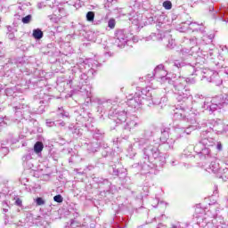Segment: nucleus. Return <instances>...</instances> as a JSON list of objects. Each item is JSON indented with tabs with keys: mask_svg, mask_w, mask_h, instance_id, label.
I'll use <instances>...</instances> for the list:
<instances>
[{
	"mask_svg": "<svg viewBox=\"0 0 228 228\" xmlns=\"http://www.w3.org/2000/svg\"><path fill=\"white\" fill-rule=\"evenodd\" d=\"M72 134H74V136H79L81 134V129L79 128H74L72 130Z\"/></svg>",
	"mask_w": 228,
	"mask_h": 228,
	"instance_id": "37998d69",
	"label": "nucleus"
},
{
	"mask_svg": "<svg viewBox=\"0 0 228 228\" xmlns=\"http://www.w3.org/2000/svg\"><path fill=\"white\" fill-rule=\"evenodd\" d=\"M128 115L127 111L117 110L116 108V110H114V114H112L111 117H113V120L116 124H122V122H126L127 118H129Z\"/></svg>",
	"mask_w": 228,
	"mask_h": 228,
	"instance_id": "ddd939ff",
	"label": "nucleus"
},
{
	"mask_svg": "<svg viewBox=\"0 0 228 228\" xmlns=\"http://www.w3.org/2000/svg\"><path fill=\"white\" fill-rule=\"evenodd\" d=\"M25 222L28 224V225H31V224H33V216L31 214L27 216Z\"/></svg>",
	"mask_w": 228,
	"mask_h": 228,
	"instance_id": "4c0bfd02",
	"label": "nucleus"
},
{
	"mask_svg": "<svg viewBox=\"0 0 228 228\" xmlns=\"http://www.w3.org/2000/svg\"><path fill=\"white\" fill-rule=\"evenodd\" d=\"M185 85H195L197 80L194 77H184Z\"/></svg>",
	"mask_w": 228,
	"mask_h": 228,
	"instance_id": "473e14b6",
	"label": "nucleus"
},
{
	"mask_svg": "<svg viewBox=\"0 0 228 228\" xmlns=\"http://www.w3.org/2000/svg\"><path fill=\"white\" fill-rule=\"evenodd\" d=\"M157 29L160 32L158 34V39L162 40L164 45L167 47V49H174L175 47V39L172 38V34L170 31L165 30L170 28L169 24L165 22V16L159 15L157 20Z\"/></svg>",
	"mask_w": 228,
	"mask_h": 228,
	"instance_id": "39448f33",
	"label": "nucleus"
},
{
	"mask_svg": "<svg viewBox=\"0 0 228 228\" xmlns=\"http://www.w3.org/2000/svg\"><path fill=\"white\" fill-rule=\"evenodd\" d=\"M36 204L37 206H44V204H45V200H44V199H42V198H37Z\"/></svg>",
	"mask_w": 228,
	"mask_h": 228,
	"instance_id": "ea45409f",
	"label": "nucleus"
},
{
	"mask_svg": "<svg viewBox=\"0 0 228 228\" xmlns=\"http://www.w3.org/2000/svg\"><path fill=\"white\" fill-rule=\"evenodd\" d=\"M175 94L178 102H186L191 97L190 89L186 87V80L183 77H179L174 83Z\"/></svg>",
	"mask_w": 228,
	"mask_h": 228,
	"instance_id": "423d86ee",
	"label": "nucleus"
},
{
	"mask_svg": "<svg viewBox=\"0 0 228 228\" xmlns=\"http://www.w3.org/2000/svg\"><path fill=\"white\" fill-rule=\"evenodd\" d=\"M190 28L193 31H202V28H200V25L197 24L196 22H191Z\"/></svg>",
	"mask_w": 228,
	"mask_h": 228,
	"instance_id": "cd10ccee",
	"label": "nucleus"
},
{
	"mask_svg": "<svg viewBox=\"0 0 228 228\" xmlns=\"http://www.w3.org/2000/svg\"><path fill=\"white\" fill-rule=\"evenodd\" d=\"M33 19V16L31 14H28L21 19V21L23 24H29Z\"/></svg>",
	"mask_w": 228,
	"mask_h": 228,
	"instance_id": "c756f323",
	"label": "nucleus"
},
{
	"mask_svg": "<svg viewBox=\"0 0 228 228\" xmlns=\"http://www.w3.org/2000/svg\"><path fill=\"white\" fill-rule=\"evenodd\" d=\"M171 228H188V224L180 222L173 223L171 224Z\"/></svg>",
	"mask_w": 228,
	"mask_h": 228,
	"instance_id": "a878e982",
	"label": "nucleus"
},
{
	"mask_svg": "<svg viewBox=\"0 0 228 228\" xmlns=\"http://www.w3.org/2000/svg\"><path fill=\"white\" fill-rule=\"evenodd\" d=\"M216 149L217 151H222V142H217Z\"/></svg>",
	"mask_w": 228,
	"mask_h": 228,
	"instance_id": "5fc2aeb1",
	"label": "nucleus"
},
{
	"mask_svg": "<svg viewBox=\"0 0 228 228\" xmlns=\"http://www.w3.org/2000/svg\"><path fill=\"white\" fill-rule=\"evenodd\" d=\"M55 126H60L61 127H65V123L63 121H57Z\"/></svg>",
	"mask_w": 228,
	"mask_h": 228,
	"instance_id": "3c124183",
	"label": "nucleus"
},
{
	"mask_svg": "<svg viewBox=\"0 0 228 228\" xmlns=\"http://www.w3.org/2000/svg\"><path fill=\"white\" fill-rule=\"evenodd\" d=\"M152 206H153V208H157L158 207V206L154 205V203H152Z\"/></svg>",
	"mask_w": 228,
	"mask_h": 228,
	"instance_id": "774afa93",
	"label": "nucleus"
},
{
	"mask_svg": "<svg viewBox=\"0 0 228 228\" xmlns=\"http://www.w3.org/2000/svg\"><path fill=\"white\" fill-rule=\"evenodd\" d=\"M144 159L140 168L142 174H149L151 168L155 167H163L165 165V158L159 155V150L153 144H147L143 149Z\"/></svg>",
	"mask_w": 228,
	"mask_h": 228,
	"instance_id": "7ed1b4c3",
	"label": "nucleus"
},
{
	"mask_svg": "<svg viewBox=\"0 0 228 228\" xmlns=\"http://www.w3.org/2000/svg\"><path fill=\"white\" fill-rule=\"evenodd\" d=\"M15 205L20 207L22 206V200H20V198H16Z\"/></svg>",
	"mask_w": 228,
	"mask_h": 228,
	"instance_id": "de8ad7c7",
	"label": "nucleus"
},
{
	"mask_svg": "<svg viewBox=\"0 0 228 228\" xmlns=\"http://www.w3.org/2000/svg\"><path fill=\"white\" fill-rule=\"evenodd\" d=\"M215 195L218 193V186H215V191H214Z\"/></svg>",
	"mask_w": 228,
	"mask_h": 228,
	"instance_id": "13d9d810",
	"label": "nucleus"
},
{
	"mask_svg": "<svg viewBox=\"0 0 228 228\" xmlns=\"http://www.w3.org/2000/svg\"><path fill=\"white\" fill-rule=\"evenodd\" d=\"M219 174H221L220 177L224 181H227L228 179V168H224L219 171Z\"/></svg>",
	"mask_w": 228,
	"mask_h": 228,
	"instance_id": "bb28decb",
	"label": "nucleus"
},
{
	"mask_svg": "<svg viewBox=\"0 0 228 228\" xmlns=\"http://www.w3.org/2000/svg\"><path fill=\"white\" fill-rule=\"evenodd\" d=\"M2 58H4V53H0V60H1Z\"/></svg>",
	"mask_w": 228,
	"mask_h": 228,
	"instance_id": "e2e57ef3",
	"label": "nucleus"
},
{
	"mask_svg": "<svg viewBox=\"0 0 228 228\" xmlns=\"http://www.w3.org/2000/svg\"><path fill=\"white\" fill-rule=\"evenodd\" d=\"M170 136V128H164L161 130L160 142L165 143L166 149H174V143H175V140L169 138Z\"/></svg>",
	"mask_w": 228,
	"mask_h": 228,
	"instance_id": "9d476101",
	"label": "nucleus"
},
{
	"mask_svg": "<svg viewBox=\"0 0 228 228\" xmlns=\"http://www.w3.org/2000/svg\"><path fill=\"white\" fill-rule=\"evenodd\" d=\"M32 37H34L36 40H41V38H44V32H42L40 28H35Z\"/></svg>",
	"mask_w": 228,
	"mask_h": 228,
	"instance_id": "4be33fe9",
	"label": "nucleus"
},
{
	"mask_svg": "<svg viewBox=\"0 0 228 228\" xmlns=\"http://www.w3.org/2000/svg\"><path fill=\"white\" fill-rule=\"evenodd\" d=\"M110 174H111V175H120V171L112 167L110 168Z\"/></svg>",
	"mask_w": 228,
	"mask_h": 228,
	"instance_id": "f704fd0d",
	"label": "nucleus"
},
{
	"mask_svg": "<svg viewBox=\"0 0 228 228\" xmlns=\"http://www.w3.org/2000/svg\"><path fill=\"white\" fill-rule=\"evenodd\" d=\"M33 154H34L33 150H30L28 154L24 155V156L22 157V161H23V163L26 162V161H31V160H33V157H32Z\"/></svg>",
	"mask_w": 228,
	"mask_h": 228,
	"instance_id": "393cba45",
	"label": "nucleus"
},
{
	"mask_svg": "<svg viewBox=\"0 0 228 228\" xmlns=\"http://www.w3.org/2000/svg\"><path fill=\"white\" fill-rule=\"evenodd\" d=\"M153 202H157L158 206H159V200L156 199L153 200Z\"/></svg>",
	"mask_w": 228,
	"mask_h": 228,
	"instance_id": "052dcab7",
	"label": "nucleus"
},
{
	"mask_svg": "<svg viewBox=\"0 0 228 228\" xmlns=\"http://www.w3.org/2000/svg\"><path fill=\"white\" fill-rule=\"evenodd\" d=\"M116 25H117V21L115 20V19L111 18L109 20L108 28H110V29H115Z\"/></svg>",
	"mask_w": 228,
	"mask_h": 228,
	"instance_id": "7c9ffc66",
	"label": "nucleus"
},
{
	"mask_svg": "<svg viewBox=\"0 0 228 228\" xmlns=\"http://www.w3.org/2000/svg\"><path fill=\"white\" fill-rule=\"evenodd\" d=\"M0 152H4V156H6L9 152L8 147H1Z\"/></svg>",
	"mask_w": 228,
	"mask_h": 228,
	"instance_id": "49530a36",
	"label": "nucleus"
},
{
	"mask_svg": "<svg viewBox=\"0 0 228 228\" xmlns=\"http://www.w3.org/2000/svg\"><path fill=\"white\" fill-rule=\"evenodd\" d=\"M37 7L39 8V10L42 9V3L37 4Z\"/></svg>",
	"mask_w": 228,
	"mask_h": 228,
	"instance_id": "680f3d73",
	"label": "nucleus"
},
{
	"mask_svg": "<svg viewBox=\"0 0 228 228\" xmlns=\"http://www.w3.org/2000/svg\"><path fill=\"white\" fill-rule=\"evenodd\" d=\"M200 74L202 75V79H206L208 83H216L220 79L218 73L209 69H201Z\"/></svg>",
	"mask_w": 228,
	"mask_h": 228,
	"instance_id": "9b49d317",
	"label": "nucleus"
},
{
	"mask_svg": "<svg viewBox=\"0 0 228 228\" xmlns=\"http://www.w3.org/2000/svg\"><path fill=\"white\" fill-rule=\"evenodd\" d=\"M33 159L32 160H27L25 162H23V167H25V168H28V170H30V168H33Z\"/></svg>",
	"mask_w": 228,
	"mask_h": 228,
	"instance_id": "2f4dec72",
	"label": "nucleus"
},
{
	"mask_svg": "<svg viewBox=\"0 0 228 228\" xmlns=\"http://www.w3.org/2000/svg\"><path fill=\"white\" fill-rule=\"evenodd\" d=\"M8 39L9 40H15V34H13L12 32L8 34Z\"/></svg>",
	"mask_w": 228,
	"mask_h": 228,
	"instance_id": "09e8293b",
	"label": "nucleus"
},
{
	"mask_svg": "<svg viewBox=\"0 0 228 228\" xmlns=\"http://www.w3.org/2000/svg\"><path fill=\"white\" fill-rule=\"evenodd\" d=\"M86 127H87L88 131H91V133H93V136L96 140H99V138H101L102 134H104V132H102V130H100L99 128L92 129V127H90V125H88V123L86 124Z\"/></svg>",
	"mask_w": 228,
	"mask_h": 228,
	"instance_id": "dca6fc26",
	"label": "nucleus"
},
{
	"mask_svg": "<svg viewBox=\"0 0 228 228\" xmlns=\"http://www.w3.org/2000/svg\"><path fill=\"white\" fill-rule=\"evenodd\" d=\"M46 126L48 127H54V126H56V122H54L51 119H46Z\"/></svg>",
	"mask_w": 228,
	"mask_h": 228,
	"instance_id": "a19ab883",
	"label": "nucleus"
},
{
	"mask_svg": "<svg viewBox=\"0 0 228 228\" xmlns=\"http://www.w3.org/2000/svg\"><path fill=\"white\" fill-rule=\"evenodd\" d=\"M16 113L20 111V113H26V111H29V106L28 104H19L18 106L14 107Z\"/></svg>",
	"mask_w": 228,
	"mask_h": 228,
	"instance_id": "412c9836",
	"label": "nucleus"
},
{
	"mask_svg": "<svg viewBox=\"0 0 228 228\" xmlns=\"http://www.w3.org/2000/svg\"><path fill=\"white\" fill-rule=\"evenodd\" d=\"M117 109V102L112 100L99 101L97 110L99 113H106L109 111V115H115V110Z\"/></svg>",
	"mask_w": 228,
	"mask_h": 228,
	"instance_id": "0eeeda50",
	"label": "nucleus"
},
{
	"mask_svg": "<svg viewBox=\"0 0 228 228\" xmlns=\"http://www.w3.org/2000/svg\"><path fill=\"white\" fill-rule=\"evenodd\" d=\"M127 42H129V40L127 39L126 33H124V30H117L115 33L114 44L118 47H125L126 44H127Z\"/></svg>",
	"mask_w": 228,
	"mask_h": 228,
	"instance_id": "f8f14e48",
	"label": "nucleus"
},
{
	"mask_svg": "<svg viewBox=\"0 0 228 228\" xmlns=\"http://www.w3.org/2000/svg\"><path fill=\"white\" fill-rule=\"evenodd\" d=\"M200 227H203V228H216V226L215 225V223H213V219L211 220V222H209L206 217L202 220L201 223L200 221Z\"/></svg>",
	"mask_w": 228,
	"mask_h": 228,
	"instance_id": "6ab92c4d",
	"label": "nucleus"
},
{
	"mask_svg": "<svg viewBox=\"0 0 228 228\" xmlns=\"http://www.w3.org/2000/svg\"><path fill=\"white\" fill-rule=\"evenodd\" d=\"M143 101V97H142V94L140 93H135V94L128 95L126 104L129 106V108H133L134 110H140L142 108V104Z\"/></svg>",
	"mask_w": 228,
	"mask_h": 228,
	"instance_id": "6e6552de",
	"label": "nucleus"
},
{
	"mask_svg": "<svg viewBox=\"0 0 228 228\" xmlns=\"http://www.w3.org/2000/svg\"><path fill=\"white\" fill-rule=\"evenodd\" d=\"M220 164H218L216 161H212L210 165L206 168V171L208 172V174H220Z\"/></svg>",
	"mask_w": 228,
	"mask_h": 228,
	"instance_id": "2eb2a0df",
	"label": "nucleus"
},
{
	"mask_svg": "<svg viewBox=\"0 0 228 228\" xmlns=\"http://www.w3.org/2000/svg\"><path fill=\"white\" fill-rule=\"evenodd\" d=\"M213 224L216 225V228H224L227 225L225 219L222 216H216L213 219Z\"/></svg>",
	"mask_w": 228,
	"mask_h": 228,
	"instance_id": "f3484780",
	"label": "nucleus"
},
{
	"mask_svg": "<svg viewBox=\"0 0 228 228\" xmlns=\"http://www.w3.org/2000/svg\"><path fill=\"white\" fill-rule=\"evenodd\" d=\"M197 49H198L197 47H191V51H197Z\"/></svg>",
	"mask_w": 228,
	"mask_h": 228,
	"instance_id": "0e129e2a",
	"label": "nucleus"
},
{
	"mask_svg": "<svg viewBox=\"0 0 228 228\" xmlns=\"http://www.w3.org/2000/svg\"><path fill=\"white\" fill-rule=\"evenodd\" d=\"M9 124H10V120L8 119V118H4L0 121V127H5V126H8Z\"/></svg>",
	"mask_w": 228,
	"mask_h": 228,
	"instance_id": "72a5a7b5",
	"label": "nucleus"
},
{
	"mask_svg": "<svg viewBox=\"0 0 228 228\" xmlns=\"http://www.w3.org/2000/svg\"><path fill=\"white\" fill-rule=\"evenodd\" d=\"M152 104L156 105V104H161V102H157L156 101H154V99H151Z\"/></svg>",
	"mask_w": 228,
	"mask_h": 228,
	"instance_id": "bf43d9fd",
	"label": "nucleus"
},
{
	"mask_svg": "<svg viewBox=\"0 0 228 228\" xmlns=\"http://www.w3.org/2000/svg\"><path fill=\"white\" fill-rule=\"evenodd\" d=\"M91 151H92V152H96V151H97V149L93 148V149H91Z\"/></svg>",
	"mask_w": 228,
	"mask_h": 228,
	"instance_id": "69168bd1",
	"label": "nucleus"
},
{
	"mask_svg": "<svg viewBox=\"0 0 228 228\" xmlns=\"http://www.w3.org/2000/svg\"><path fill=\"white\" fill-rule=\"evenodd\" d=\"M138 126H140V119L138 117L135 115H130L126 119L125 129L131 131V129H135V127H138Z\"/></svg>",
	"mask_w": 228,
	"mask_h": 228,
	"instance_id": "4468645a",
	"label": "nucleus"
},
{
	"mask_svg": "<svg viewBox=\"0 0 228 228\" xmlns=\"http://www.w3.org/2000/svg\"><path fill=\"white\" fill-rule=\"evenodd\" d=\"M44 151V143L42 142H37L34 145L33 152H36V154H40Z\"/></svg>",
	"mask_w": 228,
	"mask_h": 228,
	"instance_id": "5701e85b",
	"label": "nucleus"
},
{
	"mask_svg": "<svg viewBox=\"0 0 228 228\" xmlns=\"http://www.w3.org/2000/svg\"><path fill=\"white\" fill-rule=\"evenodd\" d=\"M149 143V140L145 138H134V147H138L139 149H142L144 145H147Z\"/></svg>",
	"mask_w": 228,
	"mask_h": 228,
	"instance_id": "a211bd4d",
	"label": "nucleus"
},
{
	"mask_svg": "<svg viewBox=\"0 0 228 228\" xmlns=\"http://www.w3.org/2000/svg\"><path fill=\"white\" fill-rule=\"evenodd\" d=\"M59 13L61 17H67V12H65V8H59Z\"/></svg>",
	"mask_w": 228,
	"mask_h": 228,
	"instance_id": "c03bdc74",
	"label": "nucleus"
},
{
	"mask_svg": "<svg viewBox=\"0 0 228 228\" xmlns=\"http://www.w3.org/2000/svg\"><path fill=\"white\" fill-rule=\"evenodd\" d=\"M53 200L54 202H58V204H61V202H63V196H61V194L55 195Z\"/></svg>",
	"mask_w": 228,
	"mask_h": 228,
	"instance_id": "c9c22d12",
	"label": "nucleus"
},
{
	"mask_svg": "<svg viewBox=\"0 0 228 228\" xmlns=\"http://www.w3.org/2000/svg\"><path fill=\"white\" fill-rule=\"evenodd\" d=\"M221 67H222V69H224L225 74L228 75V66H224V65L223 64V65H221Z\"/></svg>",
	"mask_w": 228,
	"mask_h": 228,
	"instance_id": "864d4df0",
	"label": "nucleus"
},
{
	"mask_svg": "<svg viewBox=\"0 0 228 228\" xmlns=\"http://www.w3.org/2000/svg\"><path fill=\"white\" fill-rule=\"evenodd\" d=\"M74 224H76V221L74 219L70 220V227H74Z\"/></svg>",
	"mask_w": 228,
	"mask_h": 228,
	"instance_id": "6e6d98bb",
	"label": "nucleus"
},
{
	"mask_svg": "<svg viewBox=\"0 0 228 228\" xmlns=\"http://www.w3.org/2000/svg\"><path fill=\"white\" fill-rule=\"evenodd\" d=\"M217 123L215 120L208 121L207 123V127L209 128L201 132V140L194 146V151L200 159H208V158H211V150H209V147H215L216 141H215V139L212 137L207 136L206 134L212 131L213 127H215Z\"/></svg>",
	"mask_w": 228,
	"mask_h": 228,
	"instance_id": "f03ea898",
	"label": "nucleus"
},
{
	"mask_svg": "<svg viewBox=\"0 0 228 228\" xmlns=\"http://www.w3.org/2000/svg\"><path fill=\"white\" fill-rule=\"evenodd\" d=\"M193 104L198 110H208V111H216L228 106V94H220L211 100L205 98L202 94L194 96Z\"/></svg>",
	"mask_w": 228,
	"mask_h": 228,
	"instance_id": "20e7f679",
	"label": "nucleus"
},
{
	"mask_svg": "<svg viewBox=\"0 0 228 228\" xmlns=\"http://www.w3.org/2000/svg\"><path fill=\"white\" fill-rule=\"evenodd\" d=\"M186 63L180 61H175V67H177V69H181L183 67H185Z\"/></svg>",
	"mask_w": 228,
	"mask_h": 228,
	"instance_id": "58836bf2",
	"label": "nucleus"
},
{
	"mask_svg": "<svg viewBox=\"0 0 228 228\" xmlns=\"http://www.w3.org/2000/svg\"><path fill=\"white\" fill-rule=\"evenodd\" d=\"M94 19H95V13L92 11L86 13V20L89 22H93Z\"/></svg>",
	"mask_w": 228,
	"mask_h": 228,
	"instance_id": "c85d7f7f",
	"label": "nucleus"
},
{
	"mask_svg": "<svg viewBox=\"0 0 228 228\" xmlns=\"http://www.w3.org/2000/svg\"><path fill=\"white\" fill-rule=\"evenodd\" d=\"M69 117V114L65 112L63 110V107H61L58 109L57 118H67Z\"/></svg>",
	"mask_w": 228,
	"mask_h": 228,
	"instance_id": "b1692460",
	"label": "nucleus"
},
{
	"mask_svg": "<svg viewBox=\"0 0 228 228\" xmlns=\"http://www.w3.org/2000/svg\"><path fill=\"white\" fill-rule=\"evenodd\" d=\"M186 107H183V109H176V111L174 113L175 120H181L180 125L184 126V122H188L190 125L187 126H178L175 128V133H180L181 134H191V131H195V129H199L197 126V117L200 115L198 110H191L189 115L186 116Z\"/></svg>",
	"mask_w": 228,
	"mask_h": 228,
	"instance_id": "f257e3e1",
	"label": "nucleus"
},
{
	"mask_svg": "<svg viewBox=\"0 0 228 228\" xmlns=\"http://www.w3.org/2000/svg\"><path fill=\"white\" fill-rule=\"evenodd\" d=\"M182 54H188V56H194V58H196V56L194 55V53H190V50L183 48L182 49Z\"/></svg>",
	"mask_w": 228,
	"mask_h": 228,
	"instance_id": "79ce46f5",
	"label": "nucleus"
},
{
	"mask_svg": "<svg viewBox=\"0 0 228 228\" xmlns=\"http://www.w3.org/2000/svg\"><path fill=\"white\" fill-rule=\"evenodd\" d=\"M172 167H175V161L171 162Z\"/></svg>",
	"mask_w": 228,
	"mask_h": 228,
	"instance_id": "338daca9",
	"label": "nucleus"
},
{
	"mask_svg": "<svg viewBox=\"0 0 228 228\" xmlns=\"http://www.w3.org/2000/svg\"><path fill=\"white\" fill-rule=\"evenodd\" d=\"M42 222V225H44V227H46V225H49V221L45 220L44 218L41 219Z\"/></svg>",
	"mask_w": 228,
	"mask_h": 228,
	"instance_id": "8fccbe9b",
	"label": "nucleus"
},
{
	"mask_svg": "<svg viewBox=\"0 0 228 228\" xmlns=\"http://www.w3.org/2000/svg\"><path fill=\"white\" fill-rule=\"evenodd\" d=\"M163 7L165 8V10H172V2L165 1L163 3Z\"/></svg>",
	"mask_w": 228,
	"mask_h": 228,
	"instance_id": "e433bc0d",
	"label": "nucleus"
},
{
	"mask_svg": "<svg viewBox=\"0 0 228 228\" xmlns=\"http://www.w3.org/2000/svg\"><path fill=\"white\" fill-rule=\"evenodd\" d=\"M217 54L218 50L216 48H209L208 52H203V56H207V58H210L211 60H213Z\"/></svg>",
	"mask_w": 228,
	"mask_h": 228,
	"instance_id": "aec40b11",
	"label": "nucleus"
},
{
	"mask_svg": "<svg viewBox=\"0 0 228 228\" xmlns=\"http://www.w3.org/2000/svg\"><path fill=\"white\" fill-rule=\"evenodd\" d=\"M190 42H191V45H195V44H197V38L192 37L191 39H190Z\"/></svg>",
	"mask_w": 228,
	"mask_h": 228,
	"instance_id": "603ef678",
	"label": "nucleus"
},
{
	"mask_svg": "<svg viewBox=\"0 0 228 228\" xmlns=\"http://www.w3.org/2000/svg\"><path fill=\"white\" fill-rule=\"evenodd\" d=\"M3 211L4 213H8V203L6 201H3Z\"/></svg>",
	"mask_w": 228,
	"mask_h": 228,
	"instance_id": "a18cd8bd",
	"label": "nucleus"
},
{
	"mask_svg": "<svg viewBox=\"0 0 228 228\" xmlns=\"http://www.w3.org/2000/svg\"><path fill=\"white\" fill-rule=\"evenodd\" d=\"M208 37L210 40H213V38H215V34H210Z\"/></svg>",
	"mask_w": 228,
	"mask_h": 228,
	"instance_id": "4d7b16f0",
	"label": "nucleus"
},
{
	"mask_svg": "<svg viewBox=\"0 0 228 228\" xmlns=\"http://www.w3.org/2000/svg\"><path fill=\"white\" fill-rule=\"evenodd\" d=\"M167 70H165V66L160 64L155 68L153 76L156 79H160L162 83H170L172 79L167 77Z\"/></svg>",
	"mask_w": 228,
	"mask_h": 228,
	"instance_id": "1a4fd4ad",
	"label": "nucleus"
}]
</instances>
